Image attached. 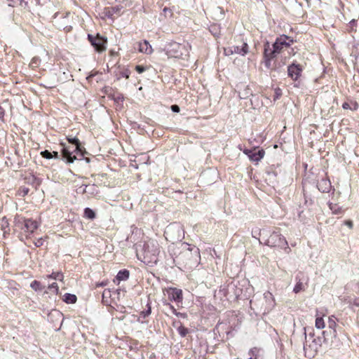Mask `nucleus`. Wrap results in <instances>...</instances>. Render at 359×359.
Instances as JSON below:
<instances>
[{"instance_id": "f257e3e1", "label": "nucleus", "mask_w": 359, "mask_h": 359, "mask_svg": "<svg viewBox=\"0 0 359 359\" xmlns=\"http://www.w3.org/2000/svg\"><path fill=\"white\" fill-rule=\"evenodd\" d=\"M190 49L191 46L187 42L180 43L173 41L168 43L165 46L164 50L165 51V54L168 57L181 58L186 60L189 55Z\"/></svg>"}, {"instance_id": "f03ea898", "label": "nucleus", "mask_w": 359, "mask_h": 359, "mask_svg": "<svg viewBox=\"0 0 359 359\" xmlns=\"http://www.w3.org/2000/svg\"><path fill=\"white\" fill-rule=\"evenodd\" d=\"M142 262L147 264H156L159 254V245L157 241L149 240L144 243L143 248Z\"/></svg>"}, {"instance_id": "7ed1b4c3", "label": "nucleus", "mask_w": 359, "mask_h": 359, "mask_svg": "<svg viewBox=\"0 0 359 359\" xmlns=\"http://www.w3.org/2000/svg\"><path fill=\"white\" fill-rule=\"evenodd\" d=\"M313 337L314 334L312 333H310L309 335L305 333L306 341L304 344V350L306 355L309 358L314 357L322 345L323 340L321 337L313 338Z\"/></svg>"}, {"instance_id": "20e7f679", "label": "nucleus", "mask_w": 359, "mask_h": 359, "mask_svg": "<svg viewBox=\"0 0 359 359\" xmlns=\"http://www.w3.org/2000/svg\"><path fill=\"white\" fill-rule=\"evenodd\" d=\"M14 226L24 233L32 234L39 226L38 222L32 219H26L20 215L14 217Z\"/></svg>"}, {"instance_id": "39448f33", "label": "nucleus", "mask_w": 359, "mask_h": 359, "mask_svg": "<svg viewBox=\"0 0 359 359\" xmlns=\"http://www.w3.org/2000/svg\"><path fill=\"white\" fill-rule=\"evenodd\" d=\"M265 245L270 247H280L289 249L287 242L279 233L273 231L270 236L264 239Z\"/></svg>"}, {"instance_id": "423d86ee", "label": "nucleus", "mask_w": 359, "mask_h": 359, "mask_svg": "<svg viewBox=\"0 0 359 359\" xmlns=\"http://www.w3.org/2000/svg\"><path fill=\"white\" fill-rule=\"evenodd\" d=\"M62 145L63 147L62 149V158L65 160L67 163H72L75 160L79 159L78 157H79L80 159L83 157L77 154L76 151H74L75 145L66 146L65 144H62Z\"/></svg>"}, {"instance_id": "0eeeda50", "label": "nucleus", "mask_w": 359, "mask_h": 359, "mask_svg": "<svg viewBox=\"0 0 359 359\" xmlns=\"http://www.w3.org/2000/svg\"><path fill=\"white\" fill-rule=\"evenodd\" d=\"M88 39L91 45L98 52H102L106 49L107 39L101 36L100 34L93 36L92 34L88 35Z\"/></svg>"}, {"instance_id": "6e6552de", "label": "nucleus", "mask_w": 359, "mask_h": 359, "mask_svg": "<svg viewBox=\"0 0 359 359\" xmlns=\"http://www.w3.org/2000/svg\"><path fill=\"white\" fill-rule=\"evenodd\" d=\"M184 256L185 257H191L189 262L187 263L190 266L198 264L201 259L199 249L195 246L192 248L189 247L188 251L184 253Z\"/></svg>"}, {"instance_id": "1a4fd4ad", "label": "nucleus", "mask_w": 359, "mask_h": 359, "mask_svg": "<svg viewBox=\"0 0 359 359\" xmlns=\"http://www.w3.org/2000/svg\"><path fill=\"white\" fill-rule=\"evenodd\" d=\"M277 55V53L276 50L270 46V44L269 42H266L264 44V65L267 68H270L271 67V61L272 59L276 57Z\"/></svg>"}, {"instance_id": "9d476101", "label": "nucleus", "mask_w": 359, "mask_h": 359, "mask_svg": "<svg viewBox=\"0 0 359 359\" xmlns=\"http://www.w3.org/2000/svg\"><path fill=\"white\" fill-rule=\"evenodd\" d=\"M302 69L299 65L292 64L287 67L288 76L294 81L297 80L300 76Z\"/></svg>"}, {"instance_id": "9b49d317", "label": "nucleus", "mask_w": 359, "mask_h": 359, "mask_svg": "<svg viewBox=\"0 0 359 359\" xmlns=\"http://www.w3.org/2000/svg\"><path fill=\"white\" fill-rule=\"evenodd\" d=\"M243 152L249 157L252 161L255 162L259 161L264 157L265 154L263 149L259 150L257 151H255V149H245Z\"/></svg>"}, {"instance_id": "f8f14e48", "label": "nucleus", "mask_w": 359, "mask_h": 359, "mask_svg": "<svg viewBox=\"0 0 359 359\" xmlns=\"http://www.w3.org/2000/svg\"><path fill=\"white\" fill-rule=\"evenodd\" d=\"M168 298L170 301H175L177 303L182 302V291L177 288H170L168 290Z\"/></svg>"}, {"instance_id": "ddd939ff", "label": "nucleus", "mask_w": 359, "mask_h": 359, "mask_svg": "<svg viewBox=\"0 0 359 359\" xmlns=\"http://www.w3.org/2000/svg\"><path fill=\"white\" fill-rule=\"evenodd\" d=\"M327 325H328V328L330 330L329 334H330V337L331 338L337 337V334L336 327L337 326V318L334 316L332 315L328 318Z\"/></svg>"}, {"instance_id": "4468645a", "label": "nucleus", "mask_w": 359, "mask_h": 359, "mask_svg": "<svg viewBox=\"0 0 359 359\" xmlns=\"http://www.w3.org/2000/svg\"><path fill=\"white\" fill-rule=\"evenodd\" d=\"M317 187L320 191L328 193L331 189L332 185L329 180L323 178L318 182Z\"/></svg>"}, {"instance_id": "2eb2a0df", "label": "nucleus", "mask_w": 359, "mask_h": 359, "mask_svg": "<svg viewBox=\"0 0 359 359\" xmlns=\"http://www.w3.org/2000/svg\"><path fill=\"white\" fill-rule=\"evenodd\" d=\"M138 50L145 54H151L153 49L149 41L147 40L137 43Z\"/></svg>"}, {"instance_id": "dca6fc26", "label": "nucleus", "mask_w": 359, "mask_h": 359, "mask_svg": "<svg viewBox=\"0 0 359 359\" xmlns=\"http://www.w3.org/2000/svg\"><path fill=\"white\" fill-rule=\"evenodd\" d=\"M67 140L69 143L72 144V145H75L74 151H76V154H79L81 156H83V153L79 139L76 137H67Z\"/></svg>"}, {"instance_id": "f3484780", "label": "nucleus", "mask_w": 359, "mask_h": 359, "mask_svg": "<svg viewBox=\"0 0 359 359\" xmlns=\"http://www.w3.org/2000/svg\"><path fill=\"white\" fill-rule=\"evenodd\" d=\"M123 7L121 5H118V6H114V7L107 8L105 9L106 10V11H105L106 15L108 18H113V16L116 14L119 15L121 13V11L123 9Z\"/></svg>"}, {"instance_id": "a211bd4d", "label": "nucleus", "mask_w": 359, "mask_h": 359, "mask_svg": "<svg viewBox=\"0 0 359 359\" xmlns=\"http://www.w3.org/2000/svg\"><path fill=\"white\" fill-rule=\"evenodd\" d=\"M233 47V52L235 54H238L241 55H245L248 52V45L247 43H243V45L241 47L238 46H232Z\"/></svg>"}, {"instance_id": "6ab92c4d", "label": "nucleus", "mask_w": 359, "mask_h": 359, "mask_svg": "<svg viewBox=\"0 0 359 359\" xmlns=\"http://www.w3.org/2000/svg\"><path fill=\"white\" fill-rule=\"evenodd\" d=\"M69 13H66L65 16L63 17V20L60 23L58 24V28L65 30L66 32H69L72 30V27L71 25H68V16Z\"/></svg>"}, {"instance_id": "aec40b11", "label": "nucleus", "mask_w": 359, "mask_h": 359, "mask_svg": "<svg viewBox=\"0 0 359 359\" xmlns=\"http://www.w3.org/2000/svg\"><path fill=\"white\" fill-rule=\"evenodd\" d=\"M269 233V231L266 229H262V230L255 229L252 231V234L254 238H257V236H259L262 237V239L264 241L265 238H266L268 236Z\"/></svg>"}, {"instance_id": "412c9836", "label": "nucleus", "mask_w": 359, "mask_h": 359, "mask_svg": "<svg viewBox=\"0 0 359 359\" xmlns=\"http://www.w3.org/2000/svg\"><path fill=\"white\" fill-rule=\"evenodd\" d=\"M276 41L281 42L280 43V46L281 45L283 47L285 46H290L291 43L293 42L292 39H290L287 36L283 35L280 37L278 38Z\"/></svg>"}, {"instance_id": "4be33fe9", "label": "nucleus", "mask_w": 359, "mask_h": 359, "mask_svg": "<svg viewBox=\"0 0 359 359\" xmlns=\"http://www.w3.org/2000/svg\"><path fill=\"white\" fill-rule=\"evenodd\" d=\"M130 273L128 270L123 269L119 271L116 275V279L119 281L121 280H126L129 278Z\"/></svg>"}, {"instance_id": "5701e85b", "label": "nucleus", "mask_w": 359, "mask_h": 359, "mask_svg": "<svg viewBox=\"0 0 359 359\" xmlns=\"http://www.w3.org/2000/svg\"><path fill=\"white\" fill-rule=\"evenodd\" d=\"M76 296L75 294L66 293L64 295L63 300L67 304H74L76 302Z\"/></svg>"}, {"instance_id": "b1692460", "label": "nucleus", "mask_w": 359, "mask_h": 359, "mask_svg": "<svg viewBox=\"0 0 359 359\" xmlns=\"http://www.w3.org/2000/svg\"><path fill=\"white\" fill-rule=\"evenodd\" d=\"M46 278L62 281L64 278V276L61 272L57 271L53 272L51 274L48 275Z\"/></svg>"}, {"instance_id": "393cba45", "label": "nucleus", "mask_w": 359, "mask_h": 359, "mask_svg": "<svg viewBox=\"0 0 359 359\" xmlns=\"http://www.w3.org/2000/svg\"><path fill=\"white\" fill-rule=\"evenodd\" d=\"M30 287L35 291H42L44 289V287L41 285V283L36 280L31 283Z\"/></svg>"}, {"instance_id": "a878e982", "label": "nucleus", "mask_w": 359, "mask_h": 359, "mask_svg": "<svg viewBox=\"0 0 359 359\" xmlns=\"http://www.w3.org/2000/svg\"><path fill=\"white\" fill-rule=\"evenodd\" d=\"M329 208L331 210L332 212L334 215L341 213V208L339 207L337 204L330 203H329Z\"/></svg>"}, {"instance_id": "bb28decb", "label": "nucleus", "mask_w": 359, "mask_h": 359, "mask_svg": "<svg viewBox=\"0 0 359 359\" xmlns=\"http://www.w3.org/2000/svg\"><path fill=\"white\" fill-rule=\"evenodd\" d=\"M1 227L4 235L10 231L8 221L5 217L1 221Z\"/></svg>"}, {"instance_id": "cd10ccee", "label": "nucleus", "mask_w": 359, "mask_h": 359, "mask_svg": "<svg viewBox=\"0 0 359 359\" xmlns=\"http://www.w3.org/2000/svg\"><path fill=\"white\" fill-rule=\"evenodd\" d=\"M259 351L260 349L257 347H254L250 349L248 353L251 356L248 359H257Z\"/></svg>"}, {"instance_id": "c85d7f7f", "label": "nucleus", "mask_w": 359, "mask_h": 359, "mask_svg": "<svg viewBox=\"0 0 359 359\" xmlns=\"http://www.w3.org/2000/svg\"><path fill=\"white\" fill-rule=\"evenodd\" d=\"M296 279L298 280V281L296 283V285L293 289V291L295 293H298L300 291L304 290V285H303L302 282L301 281V279L298 276H297Z\"/></svg>"}, {"instance_id": "c756f323", "label": "nucleus", "mask_w": 359, "mask_h": 359, "mask_svg": "<svg viewBox=\"0 0 359 359\" xmlns=\"http://www.w3.org/2000/svg\"><path fill=\"white\" fill-rule=\"evenodd\" d=\"M315 325L317 329H323L325 327V324L323 317H316Z\"/></svg>"}, {"instance_id": "7c9ffc66", "label": "nucleus", "mask_w": 359, "mask_h": 359, "mask_svg": "<svg viewBox=\"0 0 359 359\" xmlns=\"http://www.w3.org/2000/svg\"><path fill=\"white\" fill-rule=\"evenodd\" d=\"M84 216L86 218L93 219L95 217V213L92 209H90L89 208H86L84 210Z\"/></svg>"}, {"instance_id": "2f4dec72", "label": "nucleus", "mask_w": 359, "mask_h": 359, "mask_svg": "<svg viewBox=\"0 0 359 359\" xmlns=\"http://www.w3.org/2000/svg\"><path fill=\"white\" fill-rule=\"evenodd\" d=\"M264 299L266 302H270V304L273 306L274 298L271 292L267 291L264 294Z\"/></svg>"}, {"instance_id": "473e14b6", "label": "nucleus", "mask_w": 359, "mask_h": 359, "mask_svg": "<svg viewBox=\"0 0 359 359\" xmlns=\"http://www.w3.org/2000/svg\"><path fill=\"white\" fill-rule=\"evenodd\" d=\"M280 43H281V42L275 41L272 45V48L276 50L277 55L280 53L282 48H283L281 45L280 46Z\"/></svg>"}, {"instance_id": "72a5a7b5", "label": "nucleus", "mask_w": 359, "mask_h": 359, "mask_svg": "<svg viewBox=\"0 0 359 359\" xmlns=\"http://www.w3.org/2000/svg\"><path fill=\"white\" fill-rule=\"evenodd\" d=\"M177 331L180 336L182 337H185L188 333V329L184 326H180L177 328Z\"/></svg>"}, {"instance_id": "f704fd0d", "label": "nucleus", "mask_w": 359, "mask_h": 359, "mask_svg": "<svg viewBox=\"0 0 359 359\" xmlns=\"http://www.w3.org/2000/svg\"><path fill=\"white\" fill-rule=\"evenodd\" d=\"M165 305L166 306H168V307L169 308L170 311L173 314H175V316H182V313H179V312H177V310L175 309V307H174L172 305H171L170 304H169V303H166V304H165Z\"/></svg>"}, {"instance_id": "c9c22d12", "label": "nucleus", "mask_w": 359, "mask_h": 359, "mask_svg": "<svg viewBox=\"0 0 359 359\" xmlns=\"http://www.w3.org/2000/svg\"><path fill=\"white\" fill-rule=\"evenodd\" d=\"M41 156L45 158H47V159H50L53 158V154L52 153H50V151H48V150H45L43 151H41Z\"/></svg>"}, {"instance_id": "e433bc0d", "label": "nucleus", "mask_w": 359, "mask_h": 359, "mask_svg": "<svg viewBox=\"0 0 359 359\" xmlns=\"http://www.w3.org/2000/svg\"><path fill=\"white\" fill-rule=\"evenodd\" d=\"M224 53L225 55H227V56H229V55H231L234 54V53L233 52V47L232 46H229L227 48H224Z\"/></svg>"}, {"instance_id": "4c0bfd02", "label": "nucleus", "mask_w": 359, "mask_h": 359, "mask_svg": "<svg viewBox=\"0 0 359 359\" xmlns=\"http://www.w3.org/2000/svg\"><path fill=\"white\" fill-rule=\"evenodd\" d=\"M48 289H49L50 290H53V292H54L55 293H56V294H57V293L58 292V291H59V287H58V285H57V284L56 283H52V284L49 285V286H48Z\"/></svg>"}, {"instance_id": "58836bf2", "label": "nucleus", "mask_w": 359, "mask_h": 359, "mask_svg": "<svg viewBox=\"0 0 359 359\" xmlns=\"http://www.w3.org/2000/svg\"><path fill=\"white\" fill-rule=\"evenodd\" d=\"M151 314V307L148 306V309L146 311H143L140 313V316L143 318H146Z\"/></svg>"}, {"instance_id": "ea45409f", "label": "nucleus", "mask_w": 359, "mask_h": 359, "mask_svg": "<svg viewBox=\"0 0 359 359\" xmlns=\"http://www.w3.org/2000/svg\"><path fill=\"white\" fill-rule=\"evenodd\" d=\"M250 94L249 89H246L244 93H239V97L241 99H245Z\"/></svg>"}, {"instance_id": "a19ab883", "label": "nucleus", "mask_w": 359, "mask_h": 359, "mask_svg": "<svg viewBox=\"0 0 359 359\" xmlns=\"http://www.w3.org/2000/svg\"><path fill=\"white\" fill-rule=\"evenodd\" d=\"M39 58H36V57H34L32 60V62H31V65L34 67H36L39 65Z\"/></svg>"}, {"instance_id": "79ce46f5", "label": "nucleus", "mask_w": 359, "mask_h": 359, "mask_svg": "<svg viewBox=\"0 0 359 359\" xmlns=\"http://www.w3.org/2000/svg\"><path fill=\"white\" fill-rule=\"evenodd\" d=\"M135 69L138 73L141 74L145 71V67L140 65H137L135 67Z\"/></svg>"}, {"instance_id": "37998d69", "label": "nucleus", "mask_w": 359, "mask_h": 359, "mask_svg": "<svg viewBox=\"0 0 359 359\" xmlns=\"http://www.w3.org/2000/svg\"><path fill=\"white\" fill-rule=\"evenodd\" d=\"M130 71L128 69H126V70H124L123 72H121V76L123 77L128 79L129 76H130Z\"/></svg>"}, {"instance_id": "c03bdc74", "label": "nucleus", "mask_w": 359, "mask_h": 359, "mask_svg": "<svg viewBox=\"0 0 359 359\" xmlns=\"http://www.w3.org/2000/svg\"><path fill=\"white\" fill-rule=\"evenodd\" d=\"M171 109L174 112H179L180 111V107L178 105L173 104L171 106Z\"/></svg>"}, {"instance_id": "a18cd8bd", "label": "nucleus", "mask_w": 359, "mask_h": 359, "mask_svg": "<svg viewBox=\"0 0 359 359\" xmlns=\"http://www.w3.org/2000/svg\"><path fill=\"white\" fill-rule=\"evenodd\" d=\"M42 245H43L42 238L38 239L37 241L35 243V245L37 247L41 246Z\"/></svg>"}, {"instance_id": "49530a36", "label": "nucleus", "mask_w": 359, "mask_h": 359, "mask_svg": "<svg viewBox=\"0 0 359 359\" xmlns=\"http://www.w3.org/2000/svg\"><path fill=\"white\" fill-rule=\"evenodd\" d=\"M342 107L343 109H352L351 107H350V104L348 103V102H344L342 104Z\"/></svg>"}, {"instance_id": "de8ad7c7", "label": "nucleus", "mask_w": 359, "mask_h": 359, "mask_svg": "<svg viewBox=\"0 0 359 359\" xmlns=\"http://www.w3.org/2000/svg\"><path fill=\"white\" fill-rule=\"evenodd\" d=\"M8 1H11L8 5L11 6H13L14 4L18 1H21L22 0H8Z\"/></svg>"}, {"instance_id": "09e8293b", "label": "nucleus", "mask_w": 359, "mask_h": 359, "mask_svg": "<svg viewBox=\"0 0 359 359\" xmlns=\"http://www.w3.org/2000/svg\"><path fill=\"white\" fill-rule=\"evenodd\" d=\"M323 334L324 336V341H327V340L329 339L328 337H328V331H327V330L326 331H323Z\"/></svg>"}, {"instance_id": "8fccbe9b", "label": "nucleus", "mask_w": 359, "mask_h": 359, "mask_svg": "<svg viewBox=\"0 0 359 359\" xmlns=\"http://www.w3.org/2000/svg\"><path fill=\"white\" fill-rule=\"evenodd\" d=\"M353 304L356 306H359V298H355L353 301Z\"/></svg>"}, {"instance_id": "3c124183", "label": "nucleus", "mask_w": 359, "mask_h": 359, "mask_svg": "<svg viewBox=\"0 0 359 359\" xmlns=\"http://www.w3.org/2000/svg\"><path fill=\"white\" fill-rule=\"evenodd\" d=\"M356 23H357L356 20H352L350 22V23H349V24H350V27L353 29V27L356 26Z\"/></svg>"}, {"instance_id": "603ef678", "label": "nucleus", "mask_w": 359, "mask_h": 359, "mask_svg": "<svg viewBox=\"0 0 359 359\" xmlns=\"http://www.w3.org/2000/svg\"><path fill=\"white\" fill-rule=\"evenodd\" d=\"M4 116V111L1 107H0V118H2Z\"/></svg>"}, {"instance_id": "864d4df0", "label": "nucleus", "mask_w": 359, "mask_h": 359, "mask_svg": "<svg viewBox=\"0 0 359 359\" xmlns=\"http://www.w3.org/2000/svg\"><path fill=\"white\" fill-rule=\"evenodd\" d=\"M103 297H106L107 295H110V291L109 290H104L103 294H102Z\"/></svg>"}, {"instance_id": "5fc2aeb1", "label": "nucleus", "mask_w": 359, "mask_h": 359, "mask_svg": "<svg viewBox=\"0 0 359 359\" xmlns=\"http://www.w3.org/2000/svg\"><path fill=\"white\" fill-rule=\"evenodd\" d=\"M346 224L349 226L350 228H351L353 226V223L351 221H346Z\"/></svg>"}, {"instance_id": "6e6d98bb", "label": "nucleus", "mask_w": 359, "mask_h": 359, "mask_svg": "<svg viewBox=\"0 0 359 359\" xmlns=\"http://www.w3.org/2000/svg\"><path fill=\"white\" fill-rule=\"evenodd\" d=\"M52 154H53V158H58V153L57 151H53Z\"/></svg>"}, {"instance_id": "4d7b16f0", "label": "nucleus", "mask_w": 359, "mask_h": 359, "mask_svg": "<svg viewBox=\"0 0 359 359\" xmlns=\"http://www.w3.org/2000/svg\"><path fill=\"white\" fill-rule=\"evenodd\" d=\"M105 285H106L105 283L102 282V283H97L96 286L97 287H102V286H104Z\"/></svg>"}, {"instance_id": "13d9d810", "label": "nucleus", "mask_w": 359, "mask_h": 359, "mask_svg": "<svg viewBox=\"0 0 359 359\" xmlns=\"http://www.w3.org/2000/svg\"><path fill=\"white\" fill-rule=\"evenodd\" d=\"M358 107V104H357L356 102H355V103L353 104V107L351 109H353V110H357Z\"/></svg>"}, {"instance_id": "bf43d9fd", "label": "nucleus", "mask_w": 359, "mask_h": 359, "mask_svg": "<svg viewBox=\"0 0 359 359\" xmlns=\"http://www.w3.org/2000/svg\"><path fill=\"white\" fill-rule=\"evenodd\" d=\"M171 229H172V227H168L165 231V233L168 234L169 231H171Z\"/></svg>"}, {"instance_id": "052dcab7", "label": "nucleus", "mask_w": 359, "mask_h": 359, "mask_svg": "<svg viewBox=\"0 0 359 359\" xmlns=\"http://www.w3.org/2000/svg\"><path fill=\"white\" fill-rule=\"evenodd\" d=\"M116 2H123L124 0H115Z\"/></svg>"}, {"instance_id": "680f3d73", "label": "nucleus", "mask_w": 359, "mask_h": 359, "mask_svg": "<svg viewBox=\"0 0 359 359\" xmlns=\"http://www.w3.org/2000/svg\"><path fill=\"white\" fill-rule=\"evenodd\" d=\"M276 95H277V97L280 95V93H278V91H276Z\"/></svg>"}, {"instance_id": "e2e57ef3", "label": "nucleus", "mask_w": 359, "mask_h": 359, "mask_svg": "<svg viewBox=\"0 0 359 359\" xmlns=\"http://www.w3.org/2000/svg\"><path fill=\"white\" fill-rule=\"evenodd\" d=\"M167 11H168V9L167 8H165L163 9V11H164V12H166Z\"/></svg>"}, {"instance_id": "0e129e2a", "label": "nucleus", "mask_w": 359, "mask_h": 359, "mask_svg": "<svg viewBox=\"0 0 359 359\" xmlns=\"http://www.w3.org/2000/svg\"><path fill=\"white\" fill-rule=\"evenodd\" d=\"M137 256L139 257V256H140V253L139 252H137Z\"/></svg>"}]
</instances>
